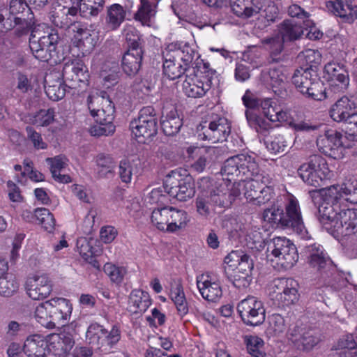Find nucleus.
Here are the masks:
<instances>
[{
  "label": "nucleus",
  "instance_id": "nucleus-1",
  "mask_svg": "<svg viewBox=\"0 0 357 357\" xmlns=\"http://www.w3.org/2000/svg\"><path fill=\"white\" fill-rule=\"evenodd\" d=\"M62 77L67 83L64 84L59 77L50 84L49 75L45 78V91L47 96L53 101L62 99L66 94V87L78 89V92L84 91L89 85L90 74L87 66L79 59L70 60L64 63Z\"/></svg>",
  "mask_w": 357,
  "mask_h": 357
},
{
  "label": "nucleus",
  "instance_id": "nucleus-62",
  "mask_svg": "<svg viewBox=\"0 0 357 357\" xmlns=\"http://www.w3.org/2000/svg\"><path fill=\"white\" fill-rule=\"evenodd\" d=\"M125 37L128 43V49H137L142 50L140 46V35L139 31L133 26H128L125 30Z\"/></svg>",
  "mask_w": 357,
  "mask_h": 357
},
{
  "label": "nucleus",
  "instance_id": "nucleus-16",
  "mask_svg": "<svg viewBox=\"0 0 357 357\" xmlns=\"http://www.w3.org/2000/svg\"><path fill=\"white\" fill-rule=\"evenodd\" d=\"M305 252L309 264L317 271L327 274L328 272L335 271L333 262L322 245L319 244L307 245L305 248Z\"/></svg>",
  "mask_w": 357,
  "mask_h": 357
},
{
  "label": "nucleus",
  "instance_id": "nucleus-64",
  "mask_svg": "<svg viewBox=\"0 0 357 357\" xmlns=\"http://www.w3.org/2000/svg\"><path fill=\"white\" fill-rule=\"evenodd\" d=\"M240 167L238 161V156L234 155L227 159L222 167L221 172L222 174L228 176H241Z\"/></svg>",
  "mask_w": 357,
  "mask_h": 357
},
{
  "label": "nucleus",
  "instance_id": "nucleus-57",
  "mask_svg": "<svg viewBox=\"0 0 357 357\" xmlns=\"http://www.w3.org/2000/svg\"><path fill=\"white\" fill-rule=\"evenodd\" d=\"M98 124L90 127L89 133L94 137L110 136L116 130L114 123L96 122Z\"/></svg>",
  "mask_w": 357,
  "mask_h": 357
},
{
  "label": "nucleus",
  "instance_id": "nucleus-7",
  "mask_svg": "<svg viewBox=\"0 0 357 357\" xmlns=\"http://www.w3.org/2000/svg\"><path fill=\"white\" fill-rule=\"evenodd\" d=\"M31 33L29 38V47L33 55L40 61L49 62L56 55V47L59 36L55 29H50L43 35Z\"/></svg>",
  "mask_w": 357,
  "mask_h": 357
},
{
  "label": "nucleus",
  "instance_id": "nucleus-25",
  "mask_svg": "<svg viewBox=\"0 0 357 357\" xmlns=\"http://www.w3.org/2000/svg\"><path fill=\"white\" fill-rule=\"evenodd\" d=\"M212 86V83L204 80L202 77L194 75L187 76L183 84V89L185 94L190 98H201L204 96Z\"/></svg>",
  "mask_w": 357,
  "mask_h": 357
},
{
  "label": "nucleus",
  "instance_id": "nucleus-13",
  "mask_svg": "<svg viewBox=\"0 0 357 357\" xmlns=\"http://www.w3.org/2000/svg\"><path fill=\"white\" fill-rule=\"evenodd\" d=\"M288 338L303 351H310L321 341L317 329L298 325L289 330Z\"/></svg>",
  "mask_w": 357,
  "mask_h": 357
},
{
  "label": "nucleus",
  "instance_id": "nucleus-58",
  "mask_svg": "<svg viewBox=\"0 0 357 357\" xmlns=\"http://www.w3.org/2000/svg\"><path fill=\"white\" fill-rule=\"evenodd\" d=\"M197 213L204 217H208L214 211V208L206 194L199 195L195 200Z\"/></svg>",
  "mask_w": 357,
  "mask_h": 357
},
{
  "label": "nucleus",
  "instance_id": "nucleus-27",
  "mask_svg": "<svg viewBox=\"0 0 357 357\" xmlns=\"http://www.w3.org/2000/svg\"><path fill=\"white\" fill-rule=\"evenodd\" d=\"M23 351L29 357H46V337L40 334L29 335L24 341Z\"/></svg>",
  "mask_w": 357,
  "mask_h": 357
},
{
  "label": "nucleus",
  "instance_id": "nucleus-37",
  "mask_svg": "<svg viewBox=\"0 0 357 357\" xmlns=\"http://www.w3.org/2000/svg\"><path fill=\"white\" fill-rule=\"evenodd\" d=\"M293 137L287 133L275 135L271 141L266 142V148L274 154L284 153L291 146Z\"/></svg>",
  "mask_w": 357,
  "mask_h": 357
},
{
  "label": "nucleus",
  "instance_id": "nucleus-17",
  "mask_svg": "<svg viewBox=\"0 0 357 357\" xmlns=\"http://www.w3.org/2000/svg\"><path fill=\"white\" fill-rule=\"evenodd\" d=\"M342 211L343 208L340 204L321 202L319 204L317 218L322 227L331 235L339 222L340 215L342 214Z\"/></svg>",
  "mask_w": 357,
  "mask_h": 357
},
{
  "label": "nucleus",
  "instance_id": "nucleus-63",
  "mask_svg": "<svg viewBox=\"0 0 357 357\" xmlns=\"http://www.w3.org/2000/svg\"><path fill=\"white\" fill-rule=\"evenodd\" d=\"M245 240L248 246L250 249L260 250L265 247V241L262 236V234L258 231H251L247 235Z\"/></svg>",
  "mask_w": 357,
  "mask_h": 357
},
{
  "label": "nucleus",
  "instance_id": "nucleus-40",
  "mask_svg": "<svg viewBox=\"0 0 357 357\" xmlns=\"http://www.w3.org/2000/svg\"><path fill=\"white\" fill-rule=\"evenodd\" d=\"M63 159V156L57 155L54 158H47L46 161L50 165V172L54 180L61 183H68L71 182L70 176L61 174V171L66 165Z\"/></svg>",
  "mask_w": 357,
  "mask_h": 357
},
{
  "label": "nucleus",
  "instance_id": "nucleus-31",
  "mask_svg": "<svg viewBox=\"0 0 357 357\" xmlns=\"http://www.w3.org/2000/svg\"><path fill=\"white\" fill-rule=\"evenodd\" d=\"M238 161L240 167L241 181L252 178L253 176L258 174L261 172L259 165L256 161V158L248 154H238Z\"/></svg>",
  "mask_w": 357,
  "mask_h": 357
},
{
  "label": "nucleus",
  "instance_id": "nucleus-21",
  "mask_svg": "<svg viewBox=\"0 0 357 357\" xmlns=\"http://www.w3.org/2000/svg\"><path fill=\"white\" fill-rule=\"evenodd\" d=\"M160 126L162 132L167 136L178 133L182 126V120L177 114L174 104L167 101L162 107Z\"/></svg>",
  "mask_w": 357,
  "mask_h": 357
},
{
  "label": "nucleus",
  "instance_id": "nucleus-4",
  "mask_svg": "<svg viewBox=\"0 0 357 357\" xmlns=\"http://www.w3.org/2000/svg\"><path fill=\"white\" fill-rule=\"evenodd\" d=\"M300 178L308 185L321 188L331 175V171L325 158L316 154L309 157L307 162L298 169Z\"/></svg>",
  "mask_w": 357,
  "mask_h": 357
},
{
  "label": "nucleus",
  "instance_id": "nucleus-35",
  "mask_svg": "<svg viewBox=\"0 0 357 357\" xmlns=\"http://www.w3.org/2000/svg\"><path fill=\"white\" fill-rule=\"evenodd\" d=\"M314 79V77H312L311 70L308 68H300L295 70L291 77L292 84L297 91L302 94L307 92L309 86H311Z\"/></svg>",
  "mask_w": 357,
  "mask_h": 357
},
{
  "label": "nucleus",
  "instance_id": "nucleus-39",
  "mask_svg": "<svg viewBox=\"0 0 357 357\" xmlns=\"http://www.w3.org/2000/svg\"><path fill=\"white\" fill-rule=\"evenodd\" d=\"M327 6L332 7L333 13L340 17L349 16L351 20L357 19V5L353 6L350 0L329 1Z\"/></svg>",
  "mask_w": 357,
  "mask_h": 357
},
{
  "label": "nucleus",
  "instance_id": "nucleus-22",
  "mask_svg": "<svg viewBox=\"0 0 357 357\" xmlns=\"http://www.w3.org/2000/svg\"><path fill=\"white\" fill-rule=\"evenodd\" d=\"M357 233V209L343 208L339 222L333 231L334 238L348 236Z\"/></svg>",
  "mask_w": 357,
  "mask_h": 357
},
{
  "label": "nucleus",
  "instance_id": "nucleus-3",
  "mask_svg": "<svg viewBox=\"0 0 357 357\" xmlns=\"http://www.w3.org/2000/svg\"><path fill=\"white\" fill-rule=\"evenodd\" d=\"M121 338L120 327L114 324L108 331L98 323L91 324L86 332V341L100 352L109 354Z\"/></svg>",
  "mask_w": 357,
  "mask_h": 357
},
{
  "label": "nucleus",
  "instance_id": "nucleus-50",
  "mask_svg": "<svg viewBox=\"0 0 357 357\" xmlns=\"http://www.w3.org/2000/svg\"><path fill=\"white\" fill-rule=\"evenodd\" d=\"M19 287V283L15 276L11 273H7L0 278V295L10 296L16 292Z\"/></svg>",
  "mask_w": 357,
  "mask_h": 357
},
{
  "label": "nucleus",
  "instance_id": "nucleus-52",
  "mask_svg": "<svg viewBox=\"0 0 357 357\" xmlns=\"http://www.w3.org/2000/svg\"><path fill=\"white\" fill-rule=\"evenodd\" d=\"M284 42L280 36L268 38L266 40V43L270 45V56L268 59L269 63H278L282 61L280 54L283 50Z\"/></svg>",
  "mask_w": 357,
  "mask_h": 357
},
{
  "label": "nucleus",
  "instance_id": "nucleus-41",
  "mask_svg": "<svg viewBox=\"0 0 357 357\" xmlns=\"http://www.w3.org/2000/svg\"><path fill=\"white\" fill-rule=\"evenodd\" d=\"M78 1V11L83 17L98 16L102 10L105 0H77Z\"/></svg>",
  "mask_w": 357,
  "mask_h": 357
},
{
  "label": "nucleus",
  "instance_id": "nucleus-46",
  "mask_svg": "<svg viewBox=\"0 0 357 357\" xmlns=\"http://www.w3.org/2000/svg\"><path fill=\"white\" fill-rule=\"evenodd\" d=\"M285 331V323L282 316L273 314L268 318V325L265 331L267 337L279 336Z\"/></svg>",
  "mask_w": 357,
  "mask_h": 357
},
{
  "label": "nucleus",
  "instance_id": "nucleus-61",
  "mask_svg": "<svg viewBox=\"0 0 357 357\" xmlns=\"http://www.w3.org/2000/svg\"><path fill=\"white\" fill-rule=\"evenodd\" d=\"M103 270L113 282L120 284L123 282L126 271L122 267L107 263L104 265Z\"/></svg>",
  "mask_w": 357,
  "mask_h": 357
},
{
  "label": "nucleus",
  "instance_id": "nucleus-23",
  "mask_svg": "<svg viewBox=\"0 0 357 357\" xmlns=\"http://www.w3.org/2000/svg\"><path fill=\"white\" fill-rule=\"evenodd\" d=\"M49 303L51 307V316L54 328L56 327V325L65 326L73 311L70 302L64 298H54L49 300Z\"/></svg>",
  "mask_w": 357,
  "mask_h": 357
},
{
  "label": "nucleus",
  "instance_id": "nucleus-56",
  "mask_svg": "<svg viewBox=\"0 0 357 357\" xmlns=\"http://www.w3.org/2000/svg\"><path fill=\"white\" fill-rule=\"evenodd\" d=\"M341 198L351 204H357V183L348 181L340 185Z\"/></svg>",
  "mask_w": 357,
  "mask_h": 357
},
{
  "label": "nucleus",
  "instance_id": "nucleus-28",
  "mask_svg": "<svg viewBox=\"0 0 357 357\" xmlns=\"http://www.w3.org/2000/svg\"><path fill=\"white\" fill-rule=\"evenodd\" d=\"M224 262L227 266L234 264V269L237 270L238 272L242 271L250 275L254 267L253 261L250 255L245 254L241 250L231 252L225 257Z\"/></svg>",
  "mask_w": 357,
  "mask_h": 357
},
{
  "label": "nucleus",
  "instance_id": "nucleus-20",
  "mask_svg": "<svg viewBox=\"0 0 357 357\" xmlns=\"http://www.w3.org/2000/svg\"><path fill=\"white\" fill-rule=\"evenodd\" d=\"M278 301L282 305L289 306L298 300V283L292 278H278L274 281Z\"/></svg>",
  "mask_w": 357,
  "mask_h": 357
},
{
  "label": "nucleus",
  "instance_id": "nucleus-15",
  "mask_svg": "<svg viewBox=\"0 0 357 357\" xmlns=\"http://www.w3.org/2000/svg\"><path fill=\"white\" fill-rule=\"evenodd\" d=\"M244 195L247 199L253 202L254 204L261 206L266 203H272L274 190L273 188L263 186L259 180L248 178L243 181Z\"/></svg>",
  "mask_w": 357,
  "mask_h": 357
},
{
  "label": "nucleus",
  "instance_id": "nucleus-11",
  "mask_svg": "<svg viewBox=\"0 0 357 357\" xmlns=\"http://www.w3.org/2000/svg\"><path fill=\"white\" fill-rule=\"evenodd\" d=\"M342 135L335 130H328L317 139L318 150L327 157L340 160L344 155Z\"/></svg>",
  "mask_w": 357,
  "mask_h": 357
},
{
  "label": "nucleus",
  "instance_id": "nucleus-34",
  "mask_svg": "<svg viewBox=\"0 0 357 357\" xmlns=\"http://www.w3.org/2000/svg\"><path fill=\"white\" fill-rule=\"evenodd\" d=\"M279 31L283 41L298 40L303 34L304 29L292 20H285L279 26Z\"/></svg>",
  "mask_w": 357,
  "mask_h": 357
},
{
  "label": "nucleus",
  "instance_id": "nucleus-33",
  "mask_svg": "<svg viewBox=\"0 0 357 357\" xmlns=\"http://www.w3.org/2000/svg\"><path fill=\"white\" fill-rule=\"evenodd\" d=\"M234 264H229L225 266L224 272L227 279L236 288L239 289L247 288L252 281L251 275L242 271L238 272L234 269Z\"/></svg>",
  "mask_w": 357,
  "mask_h": 357
},
{
  "label": "nucleus",
  "instance_id": "nucleus-8",
  "mask_svg": "<svg viewBox=\"0 0 357 357\" xmlns=\"http://www.w3.org/2000/svg\"><path fill=\"white\" fill-rule=\"evenodd\" d=\"M268 252H271L278 266L284 270L292 268L298 260V254L295 245L289 239L276 237L268 244Z\"/></svg>",
  "mask_w": 357,
  "mask_h": 357
},
{
  "label": "nucleus",
  "instance_id": "nucleus-48",
  "mask_svg": "<svg viewBox=\"0 0 357 357\" xmlns=\"http://www.w3.org/2000/svg\"><path fill=\"white\" fill-rule=\"evenodd\" d=\"M327 93L324 82L320 79L314 77L311 86H309L307 92H305L303 95L314 100H322L328 97Z\"/></svg>",
  "mask_w": 357,
  "mask_h": 357
},
{
  "label": "nucleus",
  "instance_id": "nucleus-51",
  "mask_svg": "<svg viewBox=\"0 0 357 357\" xmlns=\"http://www.w3.org/2000/svg\"><path fill=\"white\" fill-rule=\"evenodd\" d=\"M38 222L48 233L55 229L56 220L54 215L46 208H37Z\"/></svg>",
  "mask_w": 357,
  "mask_h": 357
},
{
  "label": "nucleus",
  "instance_id": "nucleus-2",
  "mask_svg": "<svg viewBox=\"0 0 357 357\" xmlns=\"http://www.w3.org/2000/svg\"><path fill=\"white\" fill-rule=\"evenodd\" d=\"M262 218L276 228L291 229L298 234L305 232L298 201L291 196L285 205V212L280 206L275 205L264 209Z\"/></svg>",
  "mask_w": 357,
  "mask_h": 357
},
{
  "label": "nucleus",
  "instance_id": "nucleus-44",
  "mask_svg": "<svg viewBox=\"0 0 357 357\" xmlns=\"http://www.w3.org/2000/svg\"><path fill=\"white\" fill-rule=\"evenodd\" d=\"M176 55L177 56V59H180L183 63V66L185 67L186 70L190 66L193 67L195 61H197L200 57L198 52L187 43L177 48Z\"/></svg>",
  "mask_w": 357,
  "mask_h": 357
},
{
  "label": "nucleus",
  "instance_id": "nucleus-24",
  "mask_svg": "<svg viewBox=\"0 0 357 357\" xmlns=\"http://www.w3.org/2000/svg\"><path fill=\"white\" fill-rule=\"evenodd\" d=\"M355 108V102L344 96L331 106L329 110L330 116L336 122L347 124L349 119L356 112Z\"/></svg>",
  "mask_w": 357,
  "mask_h": 357
},
{
  "label": "nucleus",
  "instance_id": "nucleus-59",
  "mask_svg": "<svg viewBox=\"0 0 357 357\" xmlns=\"http://www.w3.org/2000/svg\"><path fill=\"white\" fill-rule=\"evenodd\" d=\"M195 65L193 66L194 68H196L195 75L202 77L204 80H208L212 83L215 71L210 68V64L204 62L202 59H198L197 61H195Z\"/></svg>",
  "mask_w": 357,
  "mask_h": 357
},
{
  "label": "nucleus",
  "instance_id": "nucleus-49",
  "mask_svg": "<svg viewBox=\"0 0 357 357\" xmlns=\"http://www.w3.org/2000/svg\"><path fill=\"white\" fill-rule=\"evenodd\" d=\"M208 195L213 206L228 207L233 202V198L225 189L217 188L211 191Z\"/></svg>",
  "mask_w": 357,
  "mask_h": 357
},
{
  "label": "nucleus",
  "instance_id": "nucleus-47",
  "mask_svg": "<svg viewBox=\"0 0 357 357\" xmlns=\"http://www.w3.org/2000/svg\"><path fill=\"white\" fill-rule=\"evenodd\" d=\"M55 114L54 108L41 109L33 114L32 123L38 127H47L54 121Z\"/></svg>",
  "mask_w": 357,
  "mask_h": 357
},
{
  "label": "nucleus",
  "instance_id": "nucleus-26",
  "mask_svg": "<svg viewBox=\"0 0 357 357\" xmlns=\"http://www.w3.org/2000/svg\"><path fill=\"white\" fill-rule=\"evenodd\" d=\"M143 50L128 49L121 60V67L123 72L128 76L135 75L141 68L143 59Z\"/></svg>",
  "mask_w": 357,
  "mask_h": 357
},
{
  "label": "nucleus",
  "instance_id": "nucleus-14",
  "mask_svg": "<svg viewBox=\"0 0 357 357\" xmlns=\"http://www.w3.org/2000/svg\"><path fill=\"white\" fill-rule=\"evenodd\" d=\"M88 108L96 122L114 123L115 107L109 97L89 95L87 98Z\"/></svg>",
  "mask_w": 357,
  "mask_h": 357
},
{
  "label": "nucleus",
  "instance_id": "nucleus-43",
  "mask_svg": "<svg viewBox=\"0 0 357 357\" xmlns=\"http://www.w3.org/2000/svg\"><path fill=\"white\" fill-rule=\"evenodd\" d=\"M34 317L41 326L50 329L54 328V321L52 320L49 300L39 304L36 307Z\"/></svg>",
  "mask_w": 357,
  "mask_h": 357
},
{
  "label": "nucleus",
  "instance_id": "nucleus-55",
  "mask_svg": "<svg viewBox=\"0 0 357 357\" xmlns=\"http://www.w3.org/2000/svg\"><path fill=\"white\" fill-rule=\"evenodd\" d=\"M264 77L272 88L280 86L286 79V76L280 68H270L264 75Z\"/></svg>",
  "mask_w": 357,
  "mask_h": 357
},
{
  "label": "nucleus",
  "instance_id": "nucleus-45",
  "mask_svg": "<svg viewBox=\"0 0 357 357\" xmlns=\"http://www.w3.org/2000/svg\"><path fill=\"white\" fill-rule=\"evenodd\" d=\"M244 342L247 351L252 357H264L266 353L264 351V342L257 336L246 335L244 337Z\"/></svg>",
  "mask_w": 357,
  "mask_h": 357
},
{
  "label": "nucleus",
  "instance_id": "nucleus-19",
  "mask_svg": "<svg viewBox=\"0 0 357 357\" xmlns=\"http://www.w3.org/2000/svg\"><path fill=\"white\" fill-rule=\"evenodd\" d=\"M25 289L29 296L33 300H43L51 294L52 284L47 275H35L28 278Z\"/></svg>",
  "mask_w": 357,
  "mask_h": 357
},
{
  "label": "nucleus",
  "instance_id": "nucleus-6",
  "mask_svg": "<svg viewBox=\"0 0 357 357\" xmlns=\"http://www.w3.org/2000/svg\"><path fill=\"white\" fill-rule=\"evenodd\" d=\"M164 192L181 202L192 198L195 194L193 178L188 174L185 176L177 171H172L163 181Z\"/></svg>",
  "mask_w": 357,
  "mask_h": 357
},
{
  "label": "nucleus",
  "instance_id": "nucleus-29",
  "mask_svg": "<svg viewBox=\"0 0 357 357\" xmlns=\"http://www.w3.org/2000/svg\"><path fill=\"white\" fill-rule=\"evenodd\" d=\"M151 304L149 293L142 289H133L129 296V310L135 314L146 311Z\"/></svg>",
  "mask_w": 357,
  "mask_h": 357
},
{
  "label": "nucleus",
  "instance_id": "nucleus-36",
  "mask_svg": "<svg viewBox=\"0 0 357 357\" xmlns=\"http://www.w3.org/2000/svg\"><path fill=\"white\" fill-rule=\"evenodd\" d=\"M324 71L332 81H337L341 84V89H345L349 84V73L343 65L328 62L325 65Z\"/></svg>",
  "mask_w": 357,
  "mask_h": 357
},
{
  "label": "nucleus",
  "instance_id": "nucleus-42",
  "mask_svg": "<svg viewBox=\"0 0 357 357\" xmlns=\"http://www.w3.org/2000/svg\"><path fill=\"white\" fill-rule=\"evenodd\" d=\"M259 112H254L252 110H245V114L248 125L258 133L264 135L271 128L270 122L261 116Z\"/></svg>",
  "mask_w": 357,
  "mask_h": 357
},
{
  "label": "nucleus",
  "instance_id": "nucleus-32",
  "mask_svg": "<svg viewBox=\"0 0 357 357\" xmlns=\"http://www.w3.org/2000/svg\"><path fill=\"white\" fill-rule=\"evenodd\" d=\"M126 11L119 3H113L107 7L105 17L106 28L108 31H115L119 28L126 19Z\"/></svg>",
  "mask_w": 357,
  "mask_h": 357
},
{
  "label": "nucleus",
  "instance_id": "nucleus-30",
  "mask_svg": "<svg viewBox=\"0 0 357 357\" xmlns=\"http://www.w3.org/2000/svg\"><path fill=\"white\" fill-rule=\"evenodd\" d=\"M204 276L197 278V286L202 297L208 301L216 302L222 295V288L218 282H211L209 280L202 281Z\"/></svg>",
  "mask_w": 357,
  "mask_h": 357
},
{
  "label": "nucleus",
  "instance_id": "nucleus-10",
  "mask_svg": "<svg viewBox=\"0 0 357 357\" xmlns=\"http://www.w3.org/2000/svg\"><path fill=\"white\" fill-rule=\"evenodd\" d=\"M230 133V126L225 119L200 123L197 127V137L199 140L217 143L226 140Z\"/></svg>",
  "mask_w": 357,
  "mask_h": 357
},
{
  "label": "nucleus",
  "instance_id": "nucleus-60",
  "mask_svg": "<svg viewBox=\"0 0 357 357\" xmlns=\"http://www.w3.org/2000/svg\"><path fill=\"white\" fill-rule=\"evenodd\" d=\"M323 202L321 203L340 204L341 199L340 185H332L328 188H322Z\"/></svg>",
  "mask_w": 357,
  "mask_h": 357
},
{
  "label": "nucleus",
  "instance_id": "nucleus-12",
  "mask_svg": "<svg viewBox=\"0 0 357 357\" xmlns=\"http://www.w3.org/2000/svg\"><path fill=\"white\" fill-rule=\"evenodd\" d=\"M160 220H158V229L169 232H174L184 227L188 221L185 211L178 210L172 206L158 208Z\"/></svg>",
  "mask_w": 357,
  "mask_h": 357
},
{
  "label": "nucleus",
  "instance_id": "nucleus-53",
  "mask_svg": "<svg viewBox=\"0 0 357 357\" xmlns=\"http://www.w3.org/2000/svg\"><path fill=\"white\" fill-rule=\"evenodd\" d=\"M335 238L340 242L344 253L348 257L357 258V236L355 234Z\"/></svg>",
  "mask_w": 357,
  "mask_h": 357
},
{
  "label": "nucleus",
  "instance_id": "nucleus-5",
  "mask_svg": "<svg viewBox=\"0 0 357 357\" xmlns=\"http://www.w3.org/2000/svg\"><path fill=\"white\" fill-rule=\"evenodd\" d=\"M130 128L138 143L149 144L156 135L155 109L151 106L141 109L138 118L130 122Z\"/></svg>",
  "mask_w": 357,
  "mask_h": 357
},
{
  "label": "nucleus",
  "instance_id": "nucleus-9",
  "mask_svg": "<svg viewBox=\"0 0 357 357\" xmlns=\"http://www.w3.org/2000/svg\"><path fill=\"white\" fill-rule=\"evenodd\" d=\"M237 311L242 321L247 326H257L266 319V310L263 303L257 297L249 296L240 301Z\"/></svg>",
  "mask_w": 357,
  "mask_h": 357
},
{
  "label": "nucleus",
  "instance_id": "nucleus-18",
  "mask_svg": "<svg viewBox=\"0 0 357 357\" xmlns=\"http://www.w3.org/2000/svg\"><path fill=\"white\" fill-rule=\"evenodd\" d=\"M47 353L66 356L73 349L75 340L70 333H52L46 337Z\"/></svg>",
  "mask_w": 357,
  "mask_h": 357
},
{
  "label": "nucleus",
  "instance_id": "nucleus-38",
  "mask_svg": "<svg viewBox=\"0 0 357 357\" xmlns=\"http://www.w3.org/2000/svg\"><path fill=\"white\" fill-rule=\"evenodd\" d=\"M155 8L156 4L153 3L152 0H140V5L134 15V19L143 26H151Z\"/></svg>",
  "mask_w": 357,
  "mask_h": 357
},
{
  "label": "nucleus",
  "instance_id": "nucleus-54",
  "mask_svg": "<svg viewBox=\"0 0 357 357\" xmlns=\"http://www.w3.org/2000/svg\"><path fill=\"white\" fill-rule=\"evenodd\" d=\"M185 71V67L174 61H168L162 65V75L170 80L179 78Z\"/></svg>",
  "mask_w": 357,
  "mask_h": 357
}]
</instances>
